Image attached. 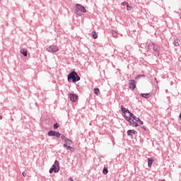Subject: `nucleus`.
I'll use <instances>...</instances> for the list:
<instances>
[{
	"label": "nucleus",
	"mask_w": 181,
	"mask_h": 181,
	"mask_svg": "<svg viewBox=\"0 0 181 181\" xmlns=\"http://www.w3.org/2000/svg\"><path fill=\"white\" fill-rule=\"evenodd\" d=\"M138 124H140V125H144V122L139 119Z\"/></svg>",
	"instance_id": "obj_25"
},
{
	"label": "nucleus",
	"mask_w": 181,
	"mask_h": 181,
	"mask_svg": "<svg viewBox=\"0 0 181 181\" xmlns=\"http://www.w3.org/2000/svg\"><path fill=\"white\" fill-rule=\"evenodd\" d=\"M71 80L73 83L80 81V77L77 75V72L73 71L68 75V81H70Z\"/></svg>",
	"instance_id": "obj_3"
},
{
	"label": "nucleus",
	"mask_w": 181,
	"mask_h": 181,
	"mask_svg": "<svg viewBox=\"0 0 181 181\" xmlns=\"http://www.w3.org/2000/svg\"><path fill=\"white\" fill-rule=\"evenodd\" d=\"M57 128H59V124L57 123L54 124V129H57Z\"/></svg>",
	"instance_id": "obj_23"
},
{
	"label": "nucleus",
	"mask_w": 181,
	"mask_h": 181,
	"mask_svg": "<svg viewBox=\"0 0 181 181\" xmlns=\"http://www.w3.org/2000/svg\"><path fill=\"white\" fill-rule=\"evenodd\" d=\"M161 181H166V180H162Z\"/></svg>",
	"instance_id": "obj_30"
},
{
	"label": "nucleus",
	"mask_w": 181,
	"mask_h": 181,
	"mask_svg": "<svg viewBox=\"0 0 181 181\" xmlns=\"http://www.w3.org/2000/svg\"><path fill=\"white\" fill-rule=\"evenodd\" d=\"M138 121H139V118L133 115V117L127 122H129L132 127H138Z\"/></svg>",
	"instance_id": "obj_4"
},
{
	"label": "nucleus",
	"mask_w": 181,
	"mask_h": 181,
	"mask_svg": "<svg viewBox=\"0 0 181 181\" xmlns=\"http://www.w3.org/2000/svg\"><path fill=\"white\" fill-rule=\"evenodd\" d=\"M154 80H155L156 83H158V79L156 78H155Z\"/></svg>",
	"instance_id": "obj_28"
},
{
	"label": "nucleus",
	"mask_w": 181,
	"mask_h": 181,
	"mask_svg": "<svg viewBox=\"0 0 181 181\" xmlns=\"http://www.w3.org/2000/svg\"><path fill=\"white\" fill-rule=\"evenodd\" d=\"M103 175H107V173H108V168H107L105 167V168H103Z\"/></svg>",
	"instance_id": "obj_21"
},
{
	"label": "nucleus",
	"mask_w": 181,
	"mask_h": 181,
	"mask_svg": "<svg viewBox=\"0 0 181 181\" xmlns=\"http://www.w3.org/2000/svg\"><path fill=\"white\" fill-rule=\"evenodd\" d=\"M180 40L177 39V40H175L174 45H175V46L177 47V46L180 45Z\"/></svg>",
	"instance_id": "obj_19"
},
{
	"label": "nucleus",
	"mask_w": 181,
	"mask_h": 181,
	"mask_svg": "<svg viewBox=\"0 0 181 181\" xmlns=\"http://www.w3.org/2000/svg\"><path fill=\"white\" fill-rule=\"evenodd\" d=\"M127 4H128L127 2H123L122 4V5H123V6H125V5H127Z\"/></svg>",
	"instance_id": "obj_27"
},
{
	"label": "nucleus",
	"mask_w": 181,
	"mask_h": 181,
	"mask_svg": "<svg viewBox=\"0 0 181 181\" xmlns=\"http://www.w3.org/2000/svg\"><path fill=\"white\" fill-rule=\"evenodd\" d=\"M47 51L49 53H56V52H59V47L57 45H51L47 48Z\"/></svg>",
	"instance_id": "obj_6"
},
{
	"label": "nucleus",
	"mask_w": 181,
	"mask_h": 181,
	"mask_svg": "<svg viewBox=\"0 0 181 181\" xmlns=\"http://www.w3.org/2000/svg\"><path fill=\"white\" fill-rule=\"evenodd\" d=\"M60 170V168L59 167V162L57 160H55L54 165H52V167L49 169V173H57Z\"/></svg>",
	"instance_id": "obj_5"
},
{
	"label": "nucleus",
	"mask_w": 181,
	"mask_h": 181,
	"mask_svg": "<svg viewBox=\"0 0 181 181\" xmlns=\"http://www.w3.org/2000/svg\"><path fill=\"white\" fill-rule=\"evenodd\" d=\"M136 88V81L130 80L129 81V88H131V90H135Z\"/></svg>",
	"instance_id": "obj_9"
},
{
	"label": "nucleus",
	"mask_w": 181,
	"mask_h": 181,
	"mask_svg": "<svg viewBox=\"0 0 181 181\" xmlns=\"http://www.w3.org/2000/svg\"><path fill=\"white\" fill-rule=\"evenodd\" d=\"M140 95L143 97V98H149V97H151V93H141Z\"/></svg>",
	"instance_id": "obj_15"
},
{
	"label": "nucleus",
	"mask_w": 181,
	"mask_h": 181,
	"mask_svg": "<svg viewBox=\"0 0 181 181\" xmlns=\"http://www.w3.org/2000/svg\"><path fill=\"white\" fill-rule=\"evenodd\" d=\"M94 93H95V95H98V94H100V89L99 88H95L94 89Z\"/></svg>",
	"instance_id": "obj_20"
},
{
	"label": "nucleus",
	"mask_w": 181,
	"mask_h": 181,
	"mask_svg": "<svg viewBox=\"0 0 181 181\" xmlns=\"http://www.w3.org/2000/svg\"><path fill=\"white\" fill-rule=\"evenodd\" d=\"M152 163H153V158H148V166L151 168L152 166Z\"/></svg>",
	"instance_id": "obj_14"
},
{
	"label": "nucleus",
	"mask_w": 181,
	"mask_h": 181,
	"mask_svg": "<svg viewBox=\"0 0 181 181\" xmlns=\"http://www.w3.org/2000/svg\"><path fill=\"white\" fill-rule=\"evenodd\" d=\"M153 50L159 53V51L160 50V47H159V45H158L153 44Z\"/></svg>",
	"instance_id": "obj_11"
},
{
	"label": "nucleus",
	"mask_w": 181,
	"mask_h": 181,
	"mask_svg": "<svg viewBox=\"0 0 181 181\" xmlns=\"http://www.w3.org/2000/svg\"><path fill=\"white\" fill-rule=\"evenodd\" d=\"M137 134H138V132L134 129L127 131V135H131V136H132V134L136 135Z\"/></svg>",
	"instance_id": "obj_13"
},
{
	"label": "nucleus",
	"mask_w": 181,
	"mask_h": 181,
	"mask_svg": "<svg viewBox=\"0 0 181 181\" xmlns=\"http://www.w3.org/2000/svg\"><path fill=\"white\" fill-rule=\"evenodd\" d=\"M48 136H57V138H60V136L62 134H60V133L57 132H53V131H49L47 134Z\"/></svg>",
	"instance_id": "obj_8"
},
{
	"label": "nucleus",
	"mask_w": 181,
	"mask_h": 181,
	"mask_svg": "<svg viewBox=\"0 0 181 181\" xmlns=\"http://www.w3.org/2000/svg\"><path fill=\"white\" fill-rule=\"evenodd\" d=\"M112 35L114 37H117L118 36V31L117 30H112Z\"/></svg>",
	"instance_id": "obj_17"
},
{
	"label": "nucleus",
	"mask_w": 181,
	"mask_h": 181,
	"mask_svg": "<svg viewBox=\"0 0 181 181\" xmlns=\"http://www.w3.org/2000/svg\"><path fill=\"white\" fill-rule=\"evenodd\" d=\"M126 6L127 8V11H132V7H131L129 4H126Z\"/></svg>",
	"instance_id": "obj_22"
},
{
	"label": "nucleus",
	"mask_w": 181,
	"mask_h": 181,
	"mask_svg": "<svg viewBox=\"0 0 181 181\" xmlns=\"http://www.w3.org/2000/svg\"><path fill=\"white\" fill-rule=\"evenodd\" d=\"M69 96L71 103H76V101H77V99L78 98V95H77V94L76 93H69Z\"/></svg>",
	"instance_id": "obj_7"
},
{
	"label": "nucleus",
	"mask_w": 181,
	"mask_h": 181,
	"mask_svg": "<svg viewBox=\"0 0 181 181\" xmlns=\"http://www.w3.org/2000/svg\"><path fill=\"white\" fill-rule=\"evenodd\" d=\"M122 112L124 114V118L126 121H131V118L134 116V114L131 113L129 110L125 107H122Z\"/></svg>",
	"instance_id": "obj_2"
},
{
	"label": "nucleus",
	"mask_w": 181,
	"mask_h": 181,
	"mask_svg": "<svg viewBox=\"0 0 181 181\" xmlns=\"http://www.w3.org/2000/svg\"><path fill=\"white\" fill-rule=\"evenodd\" d=\"M139 77H145V76H144V75H139V76H137L135 77V80H138V78H139Z\"/></svg>",
	"instance_id": "obj_24"
},
{
	"label": "nucleus",
	"mask_w": 181,
	"mask_h": 181,
	"mask_svg": "<svg viewBox=\"0 0 181 181\" xmlns=\"http://www.w3.org/2000/svg\"><path fill=\"white\" fill-rule=\"evenodd\" d=\"M20 52L21 53V54H23V56L25 57H28V49H21L20 50Z\"/></svg>",
	"instance_id": "obj_12"
},
{
	"label": "nucleus",
	"mask_w": 181,
	"mask_h": 181,
	"mask_svg": "<svg viewBox=\"0 0 181 181\" xmlns=\"http://www.w3.org/2000/svg\"><path fill=\"white\" fill-rule=\"evenodd\" d=\"M92 36H93V39H98V34H97L96 32H93V33H92Z\"/></svg>",
	"instance_id": "obj_18"
},
{
	"label": "nucleus",
	"mask_w": 181,
	"mask_h": 181,
	"mask_svg": "<svg viewBox=\"0 0 181 181\" xmlns=\"http://www.w3.org/2000/svg\"><path fill=\"white\" fill-rule=\"evenodd\" d=\"M22 175H23V177H26V173L25 172H23L22 173Z\"/></svg>",
	"instance_id": "obj_26"
},
{
	"label": "nucleus",
	"mask_w": 181,
	"mask_h": 181,
	"mask_svg": "<svg viewBox=\"0 0 181 181\" xmlns=\"http://www.w3.org/2000/svg\"><path fill=\"white\" fill-rule=\"evenodd\" d=\"M64 148H66V149H69L71 152H74V148H73L71 146H67V144H64Z\"/></svg>",
	"instance_id": "obj_16"
},
{
	"label": "nucleus",
	"mask_w": 181,
	"mask_h": 181,
	"mask_svg": "<svg viewBox=\"0 0 181 181\" xmlns=\"http://www.w3.org/2000/svg\"><path fill=\"white\" fill-rule=\"evenodd\" d=\"M0 119H2V116H1V115H0Z\"/></svg>",
	"instance_id": "obj_29"
},
{
	"label": "nucleus",
	"mask_w": 181,
	"mask_h": 181,
	"mask_svg": "<svg viewBox=\"0 0 181 181\" xmlns=\"http://www.w3.org/2000/svg\"><path fill=\"white\" fill-rule=\"evenodd\" d=\"M86 12H87V10L81 4L75 5L74 13L76 15H78V16H83V13H86Z\"/></svg>",
	"instance_id": "obj_1"
},
{
	"label": "nucleus",
	"mask_w": 181,
	"mask_h": 181,
	"mask_svg": "<svg viewBox=\"0 0 181 181\" xmlns=\"http://www.w3.org/2000/svg\"><path fill=\"white\" fill-rule=\"evenodd\" d=\"M62 139L64 140L66 144H67L68 145H71V144H73V141H71V140L66 138L64 136H62Z\"/></svg>",
	"instance_id": "obj_10"
}]
</instances>
